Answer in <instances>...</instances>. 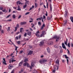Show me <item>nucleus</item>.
Returning a JSON list of instances; mask_svg holds the SVG:
<instances>
[{"mask_svg":"<svg viewBox=\"0 0 73 73\" xmlns=\"http://www.w3.org/2000/svg\"><path fill=\"white\" fill-rule=\"evenodd\" d=\"M53 38H55V39H56V42H57V41H59V39H60V37L59 36H57L56 35H55L53 37Z\"/></svg>","mask_w":73,"mask_h":73,"instance_id":"1","label":"nucleus"},{"mask_svg":"<svg viewBox=\"0 0 73 73\" xmlns=\"http://www.w3.org/2000/svg\"><path fill=\"white\" fill-rule=\"evenodd\" d=\"M46 33H45V32L44 31H42V34H40V37H42L43 36H44Z\"/></svg>","mask_w":73,"mask_h":73,"instance_id":"2","label":"nucleus"},{"mask_svg":"<svg viewBox=\"0 0 73 73\" xmlns=\"http://www.w3.org/2000/svg\"><path fill=\"white\" fill-rule=\"evenodd\" d=\"M3 60L4 61L3 62V64L4 65H7V64L6 63V61H5V58H3Z\"/></svg>","mask_w":73,"mask_h":73,"instance_id":"3","label":"nucleus"},{"mask_svg":"<svg viewBox=\"0 0 73 73\" xmlns=\"http://www.w3.org/2000/svg\"><path fill=\"white\" fill-rule=\"evenodd\" d=\"M62 45L63 48V49H65V50H66L65 45V44H64V43H62Z\"/></svg>","mask_w":73,"mask_h":73,"instance_id":"4","label":"nucleus"},{"mask_svg":"<svg viewBox=\"0 0 73 73\" xmlns=\"http://www.w3.org/2000/svg\"><path fill=\"white\" fill-rule=\"evenodd\" d=\"M52 18V15H51L50 16V17L48 16L47 17V20L49 21L50 19H51V18Z\"/></svg>","mask_w":73,"mask_h":73,"instance_id":"5","label":"nucleus"},{"mask_svg":"<svg viewBox=\"0 0 73 73\" xmlns=\"http://www.w3.org/2000/svg\"><path fill=\"white\" fill-rule=\"evenodd\" d=\"M8 67L9 69H12V68H13V66L11 64H9Z\"/></svg>","mask_w":73,"mask_h":73,"instance_id":"6","label":"nucleus"},{"mask_svg":"<svg viewBox=\"0 0 73 73\" xmlns=\"http://www.w3.org/2000/svg\"><path fill=\"white\" fill-rule=\"evenodd\" d=\"M3 7H0V10H1V11H2L3 12H4L5 11V9L3 10Z\"/></svg>","mask_w":73,"mask_h":73,"instance_id":"7","label":"nucleus"},{"mask_svg":"<svg viewBox=\"0 0 73 73\" xmlns=\"http://www.w3.org/2000/svg\"><path fill=\"white\" fill-rule=\"evenodd\" d=\"M33 53V51L32 50H30L29 52L27 54V55H31V54H32Z\"/></svg>","mask_w":73,"mask_h":73,"instance_id":"8","label":"nucleus"},{"mask_svg":"<svg viewBox=\"0 0 73 73\" xmlns=\"http://www.w3.org/2000/svg\"><path fill=\"white\" fill-rule=\"evenodd\" d=\"M68 11H65V13L64 15V17H66V16H67V15H68Z\"/></svg>","mask_w":73,"mask_h":73,"instance_id":"9","label":"nucleus"},{"mask_svg":"<svg viewBox=\"0 0 73 73\" xmlns=\"http://www.w3.org/2000/svg\"><path fill=\"white\" fill-rule=\"evenodd\" d=\"M27 22H22L21 23V25H24V24H26Z\"/></svg>","mask_w":73,"mask_h":73,"instance_id":"10","label":"nucleus"},{"mask_svg":"<svg viewBox=\"0 0 73 73\" xmlns=\"http://www.w3.org/2000/svg\"><path fill=\"white\" fill-rule=\"evenodd\" d=\"M17 11H20L21 10V8H20V7L19 5H18V7H17Z\"/></svg>","mask_w":73,"mask_h":73,"instance_id":"11","label":"nucleus"},{"mask_svg":"<svg viewBox=\"0 0 73 73\" xmlns=\"http://www.w3.org/2000/svg\"><path fill=\"white\" fill-rule=\"evenodd\" d=\"M44 27H45V24H43L42 25L41 27L40 30H42V29H44Z\"/></svg>","mask_w":73,"mask_h":73,"instance_id":"12","label":"nucleus"},{"mask_svg":"<svg viewBox=\"0 0 73 73\" xmlns=\"http://www.w3.org/2000/svg\"><path fill=\"white\" fill-rule=\"evenodd\" d=\"M32 33L31 31H28L27 32V35H28V36H31V35Z\"/></svg>","mask_w":73,"mask_h":73,"instance_id":"13","label":"nucleus"},{"mask_svg":"<svg viewBox=\"0 0 73 73\" xmlns=\"http://www.w3.org/2000/svg\"><path fill=\"white\" fill-rule=\"evenodd\" d=\"M44 42L43 41L40 42L39 44V45L40 46H42V45L43 44H44Z\"/></svg>","mask_w":73,"mask_h":73,"instance_id":"14","label":"nucleus"},{"mask_svg":"<svg viewBox=\"0 0 73 73\" xmlns=\"http://www.w3.org/2000/svg\"><path fill=\"white\" fill-rule=\"evenodd\" d=\"M67 23V20H65L64 21L63 25L64 26Z\"/></svg>","mask_w":73,"mask_h":73,"instance_id":"15","label":"nucleus"},{"mask_svg":"<svg viewBox=\"0 0 73 73\" xmlns=\"http://www.w3.org/2000/svg\"><path fill=\"white\" fill-rule=\"evenodd\" d=\"M59 60H56V64H57L58 66L59 65Z\"/></svg>","mask_w":73,"mask_h":73,"instance_id":"16","label":"nucleus"},{"mask_svg":"<svg viewBox=\"0 0 73 73\" xmlns=\"http://www.w3.org/2000/svg\"><path fill=\"white\" fill-rule=\"evenodd\" d=\"M47 51L48 52L50 53V49L49 48H46Z\"/></svg>","mask_w":73,"mask_h":73,"instance_id":"17","label":"nucleus"},{"mask_svg":"<svg viewBox=\"0 0 73 73\" xmlns=\"http://www.w3.org/2000/svg\"><path fill=\"white\" fill-rule=\"evenodd\" d=\"M34 65H35V64H34V62H32L31 63V66L33 68L34 67Z\"/></svg>","mask_w":73,"mask_h":73,"instance_id":"18","label":"nucleus"},{"mask_svg":"<svg viewBox=\"0 0 73 73\" xmlns=\"http://www.w3.org/2000/svg\"><path fill=\"white\" fill-rule=\"evenodd\" d=\"M48 61V60L46 59H43L42 60V62L43 63H44V62H47Z\"/></svg>","mask_w":73,"mask_h":73,"instance_id":"19","label":"nucleus"},{"mask_svg":"<svg viewBox=\"0 0 73 73\" xmlns=\"http://www.w3.org/2000/svg\"><path fill=\"white\" fill-rule=\"evenodd\" d=\"M22 64H23V62H21L19 64V66H21Z\"/></svg>","mask_w":73,"mask_h":73,"instance_id":"20","label":"nucleus"},{"mask_svg":"<svg viewBox=\"0 0 73 73\" xmlns=\"http://www.w3.org/2000/svg\"><path fill=\"white\" fill-rule=\"evenodd\" d=\"M17 5H19V4H21V2H20V1H18L17 2Z\"/></svg>","mask_w":73,"mask_h":73,"instance_id":"21","label":"nucleus"},{"mask_svg":"<svg viewBox=\"0 0 73 73\" xmlns=\"http://www.w3.org/2000/svg\"><path fill=\"white\" fill-rule=\"evenodd\" d=\"M53 42L52 41L48 43V44L49 45H53Z\"/></svg>","mask_w":73,"mask_h":73,"instance_id":"22","label":"nucleus"},{"mask_svg":"<svg viewBox=\"0 0 73 73\" xmlns=\"http://www.w3.org/2000/svg\"><path fill=\"white\" fill-rule=\"evenodd\" d=\"M50 11H52V5L51 4H50Z\"/></svg>","mask_w":73,"mask_h":73,"instance_id":"23","label":"nucleus"},{"mask_svg":"<svg viewBox=\"0 0 73 73\" xmlns=\"http://www.w3.org/2000/svg\"><path fill=\"white\" fill-rule=\"evenodd\" d=\"M14 46L15 47V50H17V48H18L19 47H18L16 46V45H15L14 44Z\"/></svg>","mask_w":73,"mask_h":73,"instance_id":"24","label":"nucleus"},{"mask_svg":"<svg viewBox=\"0 0 73 73\" xmlns=\"http://www.w3.org/2000/svg\"><path fill=\"white\" fill-rule=\"evenodd\" d=\"M18 28L17 27H15V30H14L15 32V31H16L17 30V29Z\"/></svg>","mask_w":73,"mask_h":73,"instance_id":"25","label":"nucleus"},{"mask_svg":"<svg viewBox=\"0 0 73 73\" xmlns=\"http://www.w3.org/2000/svg\"><path fill=\"white\" fill-rule=\"evenodd\" d=\"M64 44L66 45L67 46V43L68 42V41H67V40H66V41H64Z\"/></svg>","mask_w":73,"mask_h":73,"instance_id":"26","label":"nucleus"},{"mask_svg":"<svg viewBox=\"0 0 73 73\" xmlns=\"http://www.w3.org/2000/svg\"><path fill=\"white\" fill-rule=\"evenodd\" d=\"M21 71L22 72H23L24 71V68H21Z\"/></svg>","mask_w":73,"mask_h":73,"instance_id":"27","label":"nucleus"},{"mask_svg":"<svg viewBox=\"0 0 73 73\" xmlns=\"http://www.w3.org/2000/svg\"><path fill=\"white\" fill-rule=\"evenodd\" d=\"M27 61H28V59H25L24 62H27Z\"/></svg>","mask_w":73,"mask_h":73,"instance_id":"28","label":"nucleus"},{"mask_svg":"<svg viewBox=\"0 0 73 73\" xmlns=\"http://www.w3.org/2000/svg\"><path fill=\"white\" fill-rule=\"evenodd\" d=\"M35 35H36V36H37L38 37L40 36V35H39L38 34H36Z\"/></svg>","mask_w":73,"mask_h":73,"instance_id":"29","label":"nucleus"},{"mask_svg":"<svg viewBox=\"0 0 73 73\" xmlns=\"http://www.w3.org/2000/svg\"><path fill=\"white\" fill-rule=\"evenodd\" d=\"M67 50L68 51V54H70V52H69V50H68V49H67Z\"/></svg>","mask_w":73,"mask_h":73,"instance_id":"30","label":"nucleus"},{"mask_svg":"<svg viewBox=\"0 0 73 73\" xmlns=\"http://www.w3.org/2000/svg\"><path fill=\"white\" fill-rule=\"evenodd\" d=\"M26 7H27V5H25L23 6V9H25V8H26Z\"/></svg>","mask_w":73,"mask_h":73,"instance_id":"31","label":"nucleus"},{"mask_svg":"<svg viewBox=\"0 0 73 73\" xmlns=\"http://www.w3.org/2000/svg\"><path fill=\"white\" fill-rule=\"evenodd\" d=\"M27 62H25V63L23 64V66H26V65H27Z\"/></svg>","mask_w":73,"mask_h":73,"instance_id":"32","label":"nucleus"},{"mask_svg":"<svg viewBox=\"0 0 73 73\" xmlns=\"http://www.w3.org/2000/svg\"><path fill=\"white\" fill-rule=\"evenodd\" d=\"M12 17L13 19H15L16 18V16H15V15H13L12 16Z\"/></svg>","mask_w":73,"mask_h":73,"instance_id":"33","label":"nucleus"},{"mask_svg":"<svg viewBox=\"0 0 73 73\" xmlns=\"http://www.w3.org/2000/svg\"><path fill=\"white\" fill-rule=\"evenodd\" d=\"M64 56L65 57V58H67L68 59H69V57H67V56H66V55H65Z\"/></svg>","mask_w":73,"mask_h":73,"instance_id":"34","label":"nucleus"},{"mask_svg":"<svg viewBox=\"0 0 73 73\" xmlns=\"http://www.w3.org/2000/svg\"><path fill=\"white\" fill-rule=\"evenodd\" d=\"M11 73H15V70L13 69Z\"/></svg>","mask_w":73,"mask_h":73,"instance_id":"35","label":"nucleus"},{"mask_svg":"<svg viewBox=\"0 0 73 73\" xmlns=\"http://www.w3.org/2000/svg\"><path fill=\"white\" fill-rule=\"evenodd\" d=\"M67 46H68V47H69V48H70V43H68V44Z\"/></svg>","mask_w":73,"mask_h":73,"instance_id":"36","label":"nucleus"},{"mask_svg":"<svg viewBox=\"0 0 73 73\" xmlns=\"http://www.w3.org/2000/svg\"><path fill=\"white\" fill-rule=\"evenodd\" d=\"M39 62L40 64H42V60H39Z\"/></svg>","mask_w":73,"mask_h":73,"instance_id":"37","label":"nucleus"},{"mask_svg":"<svg viewBox=\"0 0 73 73\" xmlns=\"http://www.w3.org/2000/svg\"><path fill=\"white\" fill-rule=\"evenodd\" d=\"M38 25H41V22H38Z\"/></svg>","mask_w":73,"mask_h":73,"instance_id":"38","label":"nucleus"},{"mask_svg":"<svg viewBox=\"0 0 73 73\" xmlns=\"http://www.w3.org/2000/svg\"><path fill=\"white\" fill-rule=\"evenodd\" d=\"M15 39L17 40H19V37L18 36H17L15 37Z\"/></svg>","mask_w":73,"mask_h":73,"instance_id":"39","label":"nucleus"},{"mask_svg":"<svg viewBox=\"0 0 73 73\" xmlns=\"http://www.w3.org/2000/svg\"><path fill=\"white\" fill-rule=\"evenodd\" d=\"M18 37H19V39H20V38H21V35H20L18 36Z\"/></svg>","mask_w":73,"mask_h":73,"instance_id":"40","label":"nucleus"},{"mask_svg":"<svg viewBox=\"0 0 73 73\" xmlns=\"http://www.w3.org/2000/svg\"><path fill=\"white\" fill-rule=\"evenodd\" d=\"M54 47L55 48H58V46H57V45H55L54 46Z\"/></svg>","mask_w":73,"mask_h":73,"instance_id":"41","label":"nucleus"},{"mask_svg":"<svg viewBox=\"0 0 73 73\" xmlns=\"http://www.w3.org/2000/svg\"><path fill=\"white\" fill-rule=\"evenodd\" d=\"M46 6L47 7V8H48V3L47 2L46 4Z\"/></svg>","mask_w":73,"mask_h":73,"instance_id":"42","label":"nucleus"},{"mask_svg":"<svg viewBox=\"0 0 73 73\" xmlns=\"http://www.w3.org/2000/svg\"><path fill=\"white\" fill-rule=\"evenodd\" d=\"M43 19H45V20L46 19V17H45V16L43 15Z\"/></svg>","mask_w":73,"mask_h":73,"instance_id":"43","label":"nucleus"},{"mask_svg":"<svg viewBox=\"0 0 73 73\" xmlns=\"http://www.w3.org/2000/svg\"><path fill=\"white\" fill-rule=\"evenodd\" d=\"M23 52V51H21L19 53V54H21Z\"/></svg>","mask_w":73,"mask_h":73,"instance_id":"44","label":"nucleus"},{"mask_svg":"<svg viewBox=\"0 0 73 73\" xmlns=\"http://www.w3.org/2000/svg\"><path fill=\"white\" fill-rule=\"evenodd\" d=\"M27 67H29V64L28 63H27Z\"/></svg>","mask_w":73,"mask_h":73,"instance_id":"45","label":"nucleus"},{"mask_svg":"<svg viewBox=\"0 0 73 73\" xmlns=\"http://www.w3.org/2000/svg\"><path fill=\"white\" fill-rule=\"evenodd\" d=\"M23 29V28H20V32H22V30Z\"/></svg>","mask_w":73,"mask_h":73,"instance_id":"46","label":"nucleus"},{"mask_svg":"<svg viewBox=\"0 0 73 73\" xmlns=\"http://www.w3.org/2000/svg\"><path fill=\"white\" fill-rule=\"evenodd\" d=\"M17 27V28H19V24H17L16 25V27Z\"/></svg>","mask_w":73,"mask_h":73,"instance_id":"47","label":"nucleus"},{"mask_svg":"<svg viewBox=\"0 0 73 73\" xmlns=\"http://www.w3.org/2000/svg\"><path fill=\"white\" fill-rule=\"evenodd\" d=\"M17 43L19 45L20 44V41H18L17 42Z\"/></svg>","mask_w":73,"mask_h":73,"instance_id":"48","label":"nucleus"},{"mask_svg":"<svg viewBox=\"0 0 73 73\" xmlns=\"http://www.w3.org/2000/svg\"><path fill=\"white\" fill-rule=\"evenodd\" d=\"M68 59H66V60H67V64H68V62H69V60H68Z\"/></svg>","mask_w":73,"mask_h":73,"instance_id":"49","label":"nucleus"},{"mask_svg":"<svg viewBox=\"0 0 73 73\" xmlns=\"http://www.w3.org/2000/svg\"><path fill=\"white\" fill-rule=\"evenodd\" d=\"M44 55H46V52H44Z\"/></svg>","mask_w":73,"mask_h":73,"instance_id":"50","label":"nucleus"},{"mask_svg":"<svg viewBox=\"0 0 73 73\" xmlns=\"http://www.w3.org/2000/svg\"><path fill=\"white\" fill-rule=\"evenodd\" d=\"M24 36L25 37H26L27 36V33H25L24 34Z\"/></svg>","mask_w":73,"mask_h":73,"instance_id":"51","label":"nucleus"},{"mask_svg":"<svg viewBox=\"0 0 73 73\" xmlns=\"http://www.w3.org/2000/svg\"><path fill=\"white\" fill-rule=\"evenodd\" d=\"M9 41L10 42H11V43H12V44H13V45H14V44H13V42H12V41H11V39L9 40Z\"/></svg>","mask_w":73,"mask_h":73,"instance_id":"52","label":"nucleus"},{"mask_svg":"<svg viewBox=\"0 0 73 73\" xmlns=\"http://www.w3.org/2000/svg\"><path fill=\"white\" fill-rule=\"evenodd\" d=\"M9 16H11V15H9L6 17V18H8L9 17Z\"/></svg>","mask_w":73,"mask_h":73,"instance_id":"53","label":"nucleus"},{"mask_svg":"<svg viewBox=\"0 0 73 73\" xmlns=\"http://www.w3.org/2000/svg\"><path fill=\"white\" fill-rule=\"evenodd\" d=\"M15 61H16L15 60H11V62H15Z\"/></svg>","mask_w":73,"mask_h":73,"instance_id":"54","label":"nucleus"},{"mask_svg":"<svg viewBox=\"0 0 73 73\" xmlns=\"http://www.w3.org/2000/svg\"><path fill=\"white\" fill-rule=\"evenodd\" d=\"M3 13L2 12L0 11V15H3Z\"/></svg>","mask_w":73,"mask_h":73,"instance_id":"55","label":"nucleus"},{"mask_svg":"<svg viewBox=\"0 0 73 73\" xmlns=\"http://www.w3.org/2000/svg\"><path fill=\"white\" fill-rule=\"evenodd\" d=\"M29 13L28 12H27L25 14V15H28V14H29Z\"/></svg>","mask_w":73,"mask_h":73,"instance_id":"56","label":"nucleus"},{"mask_svg":"<svg viewBox=\"0 0 73 73\" xmlns=\"http://www.w3.org/2000/svg\"><path fill=\"white\" fill-rule=\"evenodd\" d=\"M29 29H30V31H33V29H32V28H30Z\"/></svg>","mask_w":73,"mask_h":73,"instance_id":"57","label":"nucleus"},{"mask_svg":"<svg viewBox=\"0 0 73 73\" xmlns=\"http://www.w3.org/2000/svg\"><path fill=\"white\" fill-rule=\"evenodd\" d=\"M29 47L30 48H32V46H31V45H29Z\"/></svg>","mask_w":73,"mask_h":73,"instance_id":"58","label":"nucleus"},{"mask_svg":"<svg viewBox=\"0 0 73 73\" xmlns=\"http://www.w3.org/2000/svg\"><path fill=\"white\" fill-rule=\"evenodd\" d=\"M10 29V27H8V29L9 30V31H10V29Z\"/></svg>","mask_w":73,"mask_h":73,"instance_id":"59","label":"nucleus"},{"mask_svg":"<svg viewBox=\"0 0 73 73\" xmlns=\"http://www.w3.org/2000/svg\"><path fill=\"white\" fill-rule=\"evenodd\" d=\"M35 5L36 7H37V4L36 3H35Z\"/></svg>","mask_w":73,"mask_h":73,"instance_id":"60","label":"nucleus"},{"mask_svg":"<svg viewBox=\"0 0 73 73\" xmlns=\"http://www.w3.org/2000/svg\"><path fill=\"white\" fill-rule=\"evenodd\" d=\"M32 22H33V20L29 21V23H32Z\"/></svg>","mask_w":73,"mask_h":73,"instance_id":"61","label":"nucleus"},{"mask_svg":"<svg viewBox=\"0 0 73 73\" xmlns=\"http://www.w3.org/2000/svg\"><path fill=\"white\" fill-rule=\"evenodd\" d=\"M19 33H20V32H18L17 33V35H18V34H19Z\"/></svg>","mask_w":73,"mask_h":73,"instance_id":"62","label":"nucleus"},{"mask_svg":"<svg viewBox=\"0 0 73 73\" xmlns=\"http://www.w3.org/2000/svg\"><path fill=\"white\" fill-rule=\"evenodd\" d=\"M13 13H16V11H13Z\"/></svg>","mask_w":73,"mask_h":73,"instance_id":"63","label":"nucleus"},{"mask_svg":"<svg viewBox=\"0 0 73 73\" xmlns=\"http://www.w3.org/2000/svg\"><path fill=\"white\" fill-rule=\"evenodd\" d=\"M71 46L73 47V43H71Z\"/></svg>","mask_w":73,"mask_h":73,"instance_id":"64","label":"nucleus"}]
</instances>
